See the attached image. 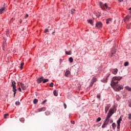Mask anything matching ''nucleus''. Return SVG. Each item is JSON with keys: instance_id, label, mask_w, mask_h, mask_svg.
Segmentation results:
<instances>
[{"instance_id": "obj_15", "label": "nucleus", "mask_w": 131, "mask_h": 131, "mask_svg": "<svg viewBox=\"0 0 131 131\" xmlns=\"http://www.w3.org/2000/svg\"><path fill=\"white\" fill-rule=\"evenodd\" d=\"M70 75V71L69 70L67 71L65 73V76L67 77H68V76Z\"/></svg>"}, {"instance_id": "obj_41", "label": "nucleus", "mask_w": 131, "mask_h": 131, "mask_svg": "<svg viewBox=\"0 0 131 131\" xmlns=\"http://www.w3.org/2000/svg\"><path fill=\"white\" fill-rule=\"evenodd\" d=\"M45 33H47V32H49V29H46L45 31H44Z\"/></svg>"}, {"instance_id": "obj_47", "label": "nucleus", "mask_w": 131, "mask_h": 131, "mask_svg": "<svg viewBox=\"0 0 131 131\" xmlns=\"http://www.w3.org/2000/svg\"><path fill=\"white\" fill-rule=\"evenodd\" d=\"M47 102V100H45L42 102V104H45V103Z\"/></svg>"}, {"instance_id": "obj_12", "label": "nucleus", "mask_w": 131, "mask_h": 131, "mask_svg": "<svg viewBox=\"0 0 131 131\" xmlns=\"http://www.w3.org/2000/svg\"><path fill=\"white\" fill-rule=\"evenodd\" d=\"M110 117L109 116H107L105 120V122H106L107 124L109 123V121H110Z\"/></svg>"}, {"instance_id": "obj_13", "label": "nucleus", "mask_w": 131, "mask_h": 131, "mask_svg": "<svg viewBox=\"0 0 131 131\" xmlns=\"http://www.w3.org/2000/svg\"><path fill=\"white\" fill-rule=\"evenodd\" d=\"M130 19V16L129 15H127L125 16V17L124 18V21H128Z\"/></svg>"}, {"instance_id": "obj_28", "label": "nucleus", "mask_w": 131, "mask_h": 131, "mask_svg": "<svg viewBox=\"0 0 131 131\" xmlns=\"http://www.w3.org/2000/svg\"><path fill=\"white\" fill-rule=\"evenodd\" d=\"M112 127L114 128V129H115V128L116 127V125L115 124V123H113L112 124Z\"/></svg>"}, {"instance_id": "obj_36", "label": "nucleus", "mask_w": 131, "mask_h": 131, "mask_svg": "<svg viewBox=\"0 0 131 131\" xmlns=\"http://www.w3.org/2000/svg\"><path fill=\"white\" fill-rule=\"evenodd\" d=\"M97 98L100 100V99H101V95L98 94L97 95Z\"/></svg>"}, {"instance_id": "obj_23", "label": "nucleus", "mask_w": 131, "mask_h": 131, "mask_svg": "<svg viewBox=\"0 0 131 131\" xmlns=\"http://www.w3.org/2000/svg\"><path fill=\"white\" fill-rule=\"evenodd\" d=\"M53 94L54 95V96H55V97H57L58 96V93L57 92V91L54 90L53 91Z\"/></svg>"}, {"instance_id": "obj_24", "label": "nucleus", "mask_w": 131, "mask_h": 131, "mask_svg": "<svg viewBox=\"0 0 131 131\" xmlns=\"http://www.w3.org/2000/svg\"><path fill=\"white\" fill-rule=\"evenodd\" d=\"M112 20V18H108L107 19H106V24H109V22H110Z\"/></svg>"}, {"instance_id": "obj_48", "label": "nucleus", "mask_w": 131, "mask_h": 131, "mask_svg": "<svg viewBox=\"0 0 131 131\" xmlns=\"http://www.w3.org/2000/svg\"><path fill=\"white\" fill-rule=\"evenodd\" d=\"M28 16H29L28 14H26L25 18H28Z\"/></svg>"}, {"instance_id": "obj_3", "label": "nucleus", "mask_w": 131, "mask_h": 131, "mask_svg": "<svg viewBox=\"0 0 131 131\" xmlns=\"http://www.w3.org/2000/svg\"><path fill=\"white\" fill-rule=\"evenodd\" d=\"M11 83V86L12 88H13V90H14V91H16V90H17V86H16V83L15 82V81H12Z\"/></svg>"}, {"instance_id": "obj_38", "label": "nucleus", "mask_w": 131, "mask_h": 131, "mask_svg": "<svg viewBox=\"0 0 131 131\" xmlns=\"http://www.w3.org/2000/svg\"><path fill=\"white\" fill-rule=\"evenodd\" d=\"M20 121L23 122V121H24V120H25V119H24V118H21L20 119Z\"/></svg>"}, {"instance_id": "obj_26", "label": "nucleus", "mask_w": 131, "mask_h": 131, "mask_svg": "<svg viewBox=\"0 0 131 131\" xmlns=\"http://www.w3.org/2000/svg\"><path fill=\"white\" fill-rule=\"evenodd\" d=\"M12 91L14 92L13 97H15V96H16V94L17 93V89H15V90H13Z\"/></svg>"}, {"instance_id": "obj_22", "label": "nucleus", "mask_w": 131, "mask_h": 131, "mask_svg": "<svg viewBox=\"0 0 131 131\" xmlns=\"http://www.w3.org/2000/svg\"><path fill=\"white\" fill-rule=\"evenodd\" d=\"M48 81H49L48 79H43V81H42L43 83H46V82H48Z\"/></svg>"}, {"instance_id": "obj_32", "label": "nucleus", "mask_w": 131, "mask_h": 131, "mask_svg": "<svg viewBox=\"0 0 131 131\" xmlns=\"http://www.w3.org/2000/svg\"><path fill=\"white\" fill-rule=\"evenodd\" d=\"M128 106H129V107H131V99H129L128 100Z\"/></svg>"}, {"instance_id": "obj_45", "label": "nucleus", "mask_w": 131, "mask_h": 131, "mask_svg": "<svg viewBox=\"0 0 131 131\" xmlns=\"http://www.w3.org/2000/svg\"><path fill=\"white\" fill-rule=\"evenodd\" d=\"M108 76H110V74H109L108 75V76H107V77L106 78V79H105L106 81H107L108 80Z\"/></svg>"}, {"instance_id": "obj_35", "label": "nucleus", "mask_w": 131, "mask_h": 131, "mask_svg": "<svg viewBox=\"0 0 131 131\" xmlns=\"http://www.w3.org/2000/svg\"><path fill=\"white\" fill-rule=\"evenodd\" d=\"M49 86H50V88H53V86H54V83L51 82L49 85Z\"/></svg>"}, {"instance_id": "obj_51", "label": "nucleus", "mask_w": 131, "mask_h": 131, "mask_svg": "<svg viewBox=\"0 0 131 131\" xmlns=\"http://www.w3.org/2000/svg\"><path fill=\"white\" fill-rule=\"evenodd\" d=\"M9 31H8L7 32H6V35H8L9 34Z\"/></svg>"}, {"instance_id": "obj_31", "label": "nucleus", "mask_w": 131, "mask_h": 131, "mask_svg": "<svg viewBox=\"0 0 131 131\" xmlns=\"http://www.w3.org/2000/svg\"><path fill=\"white\" fill-rule=\"evenodd\" d=\"M38 102V100L36 99H34L33 100V103L34 104H36Z\"/></svg>"}, {"instance_id": "obj_50", "label": "nucleus", "mask_w": 131, "mask_h": 131, "mask_svg": "<svg viewBox=\"0 0 131 131\" xmlns=\"http://www.w3.org/2000/svg\"><path fill=\"white\" fill-rule=\"evenodd\" d=\"M118 1L119 2V3H121V2H123V0H118Z\"/></svg>"}, {"instance_id": "obj_7", "label": "nucleus", "mask_w": 131, "mask_h": 131, "mask_svg": "<svg viewBox=\"0 0 131 131\" xmlns=\"http://www.w3.org/2000/svg\"><path fill=\"white\" fill-rule=\"evenodd\" d=\"M19 84L20 85L21 88L22 90H23V91H25V90H26L27 87L26 84H24V83L21 82H19Z\"/></svg>"}, {"instance_id": "obj_6", "label": "nucleus", "mask_w": 131, "mask_h": 131, "mask_svg": "<svg viewBox=\"0 0 131 131\" xmlns=\"http://www.w3.org/2000/svg\"><path fill=\"white\" fill-rule=\"evenodd\" d=\"M116 53V49H114L111 52V54H110L111 57H113L114 56H115Z\"/></svg>"}, {"instance_id": "obj_43", "label": "nucleus", "mask_w": 131, "mask_h": 131, "mask_svg": "<svg viewBox=\"0 0 131 131\" xmlns=\"http://www.w3.org/2000/svg\"><path fill=\"white\" fill-rule=\"evenodd\" d=\"M63 107H64V109H66V108L67 107V105H66L65 103H64Z\"/></svg>"}, {"instance_id": "obj_9", "label": "nucleus", "mask_w": 131, "mask_h": 131, "mask_svg": "<svg viewBox=\"0 0 131 131\" xmlns=\"http://www.w3.org/2000/svg\"><path fill=\"white\" fill-rule=\"evenodd\" d=\"M43 77H41L40 78H39L37 80V83H40L41 81H43Z\"/></svg>"}, {"instance_id": "obj_14", "label": "nucleus", "mask_w": 131, "mask_h": 131, "mask_svg": "<svg viewBox=\"0 0 131 131\" xmlns=\"http://www.w3.org/2000/svg\"><path fill=\"white\" fill-rule=\"evenodd\" d=\"M6 9V7H4L0 9V14H3L4 13V11Z\"/></svg>"}, {"instance_id": "obj_4", "label": "nucleus", "mask_w": 131, "mask_h": 131, "mask_svg": "<svg viewBox=\"0 0 131 131\" xmlns=\"http://www.w3.org/2000/svg\"><path fill=\"white\" fill-rule=\"evenodd\" d=\"M114 113L115 112H114L113 110L110 109L108 113L107 114V116L111 117L112 115H113V114H114Z\"/></svg>"}, {"instance_id": "obj_52", "label": "nucleus", "mask_w": 131, "mask_h": 131, "mask_svg": "<svg viewBox=\"0 0 131 131\" xmlns=\"http://www.w3.org/2000/svg\"><path fill=\"white\" fill-rule=\"evenodd\" d=\"M11 20H15L13 18H11Z\"/></svg>"}, {"instance_id": "obj_25", "label": "nucleus", "mask_w": 131, "mask_h": 131, "mask_svg": "<svg viewBox=\"0 0 131 131\" xmlns=\"http://www.w3.org/2000/svg\"><path fill=\"white\" fill-rule=\"evenodd\" d=\"M12 91L14 92L13 97H15V96H16V94L17 93V89H15V90H13Z\"/></svg>"}, {"instance_id": "obj_18", "label": "nucleus", "mask_w": 131, "mask_h": 131, "mask_svg": "<svg viewBox=\"0 0 131 131\" xmlns=\"http://www.w3.org/2000/svg\"><path fill=\"white\" fill-rule=\"evenodd\" d=\"M99 5H100V8H101V9H102V10H104V4H103V3H102V2H100V3H99Z\"/></svg>"}, {"instance_id": "obj_44", "label": "nucleus", "mask_w": 131, "mask_h": 131, "mask_svg": "<svg viewBox=\"0 0 131 131\" xmlns=\"http://www.w3.org/2000/svg\"><path fill=\"white\" fill-rule=\"evenodd\" d=\"M108 122H110V123H112V122H113V120H112V119H110V121Z\"/></svg>"}, {"instance_id": "obj_10", "label": "nucleus", "mask_w": 131, "mask_h": 131, "mask_svg": "<svg viewBox=\"0 0 131 131\" xmlns=\"http://www.w3.org/2000/svg\"><path fill=\"white\" fill-rule=\"evenodd\" d=\"M112 72L113 74H117V72H118V69H113Z\"/></svg>"}, {"instance_id": "obj_5", "label": "nucleus", "mask_w": 131, "mask_h": 131, "mask_svg": "<svg viewBox=\"0 0 131 131\" xmlns=\"http://www.w3.org/2000/svg\"><path fill=\"white\" fill-rule=\"evenodd\" d=\"M102 25V23L99 21L96 24V27H97V28H101Z\"/></svg>"}, {"instance_id": "obj_39", "label": "nucleus", "mask_w": 131, "mask_h": 131, "mask_svg": "<svg viewBox=\"0 0 131 131\" xmlns=\"http://www.w3.org/2000/svg\"><path fill=\"white\" fill-rule=\"evenodd\" d=\"M15 104H16V105H20V102H19V101H16V102H15Z\"/></svg>"}, {"instance_id": "obj_53", "label": "nucleus", "mask_w": 131, "mask_h": 131, "mask_svg": "<svg viewBox=\"0 0 131 131\" xmlns=\"http://www.w3.org/2000/svg\"><path fill=\"white\" fill-rule=\"evenodd\" d=\"M129 10L130 11H131V7L129 9Z\"/></svg>"}, {"instance_id": "obj_30", "label": "nucleus", "mask_w": 131, "mask_h": 131, "mask_svg": "<svg viewBox=\"0 0 131 131\" xmlns=\"http://www.w3.org/2000/svg\"><path fill=\"white\" fill-rule=\"evenodd\" d=\"M75 12V9H72L71 10V13L72 15H73V14H74Z\"/></svg>"}, {"instance_id": "obj_21", "label": "nucleus", "mask_w": 131, "mask_h": 131, "mask_svg": "<svg viewBox=\"0 0 131 131\" xmlns=\"http://www.w3.org/2000/svg\"><path fill=\"white\" fill-rule=\"evenodd\" d=\"M88 21V23H90L91 25H94V23L93 22V20L89 19Z\"/></svg>"}, {"instance_id": "obj_40", "label": "nucleus", "mask_w": 131, "mask_h": 131, "mask_svg": "<svg viewBox=\"0 0 131 131\" xmlns=\"http://www.w3.org/2000/svg\"><path fill=\"white\" fill-rule=\"evenodd\" d=\"M7 116H9V114H4V118H7Z\"/></svg>"}, {"instance_id": "obj_27", "label": "nucleus", "mask_w": 131, "mask_h": 131, "mask_svg": "<svg viewBox=\"0 0 131 131\" xmlns=\"http://www.w3.org/2000/svg\"><path fill=\"white\" fill-rule=\"evenodd\" d=\"M66 54H67V55H71L72 52H71V51H66Z\"/></svg>"}, {"instance_id": "obj_11", "label": "nucleus", "mask_w": 131, "mask_h": 131, "mask_svg": "<svg viewBox=\"0 0 131 131\" xmlns=\"http://www.w3.org/2000/svg\"><path fill=\"white\" fill-rule=\"evenodd\" d=\"M38 112H41L42 111H46V107H43L38 109Z\"/></svg>"}, {"instance_id": "obj_19", "label": "nucleus", "mask_w": 131, "mask_h": 131, "mask_svg": "<svg viewBox=\"0 0 131 131\" xmlns=\"http://www.w3.org/2000/svg\"><path fill=\"white\" fill-rule=\"evenodd\" d=\"M91 81L92 82H93L94 83H95V82H96L97 81V78H95V77H93L92 80H91Z\"/></svg>"}, {"instance_id": "obj_16", "label": "nucleus", "mask_w": 131, "mask_h": 131, "mask_svg": "<svg viewBox=\"0 0 131 131\" xmlns=\"http://www.w3.org/2000/svg\"><path fill=\"white\" fill-rule=\"evenodd\" d=\"M107 125H108V123H106V122H104L102 126V128H105V127H106V126H107Z\"/></svg>"}, {"instance_id": "obj_2", "label": "nucleus", "mask_w": 131, "mask_h": 131, "mask_svg": "<svg viewBox=\"0 0 131 131\" xmlns=\"http://www.w3.org/2000/svg\"><path fill=\"white\" fill-rule=\"evenodd\" d=\"M121 121H122V119L121 117H120L117 121V130L119 131L120 130V123H121Z\"/></svg>"}, {"instance_id": "obj_20", "label": "nucleus", "mask_w": 131, "mask_h": 131, "mask_svg": "<svg viewBox=\"0 0 131 131\" xmlns=\"http://www.w3.org/2000/svg\"><path fill=\"white\" fill-rule=\"evenodd\" d=\"M110 110H113V111L114 112H116V106H115V105L113 107V108H110Z\"/></svg>"}, {"instance_id": "obj_29", "label": "nucleus", "mask_w": 131, "mask_h": 131, "mask_svg": "<svg viewBox=\"0 0 131 131\" xmlns=\"http://www.w3.org/2000/svg\"><path fill=\"white\" fill-rule=\"evenodd\" d=\"M69 60L70 63H72L73 62V58H72V57H70L69 58Z\"/></svg>"}, {"instance_id": "obj_46", "label": "nucleus", "mask_w": 131, "mask_h": 131, "mask_svg": "<svg viewBox=\"0 0 131 131\" xmlns=\"http://www.w3.org/2000/svg\"><path fill=\"white\" fill-rule=\"evenodd\" d=\"M128 115V119H131V114H129Z\"/></svg>"}, {"instance_id": "obj_8", "label": "nucleus", "mask_w": 131, "mask_h": 131, "mask_svg": "<svg viewBox=\"0 0 131 131\" xmlns=\"http://www.w3.org/2000/svg\"><path fill=\"white\" fill-rule=\"evenodd\" d=\"M105 8H106V10H111V8L108 7V5L107 4V3H105L104 4H103V10H105Z\"/></svg>"}, {"instance_id": "obj_33", "label": "nucleus", "mask_w": 131, "mask_h": 131, "mask_svg": "<svg viewBox=\"0 0 131 131\" xmlns=\"http://www.w3.org/2000/svg\"><path fill=\"white\" fill-rule=\"evenodd\" d=\"M128 64H129L128 62L126 61L124 63V66L125 67L128 66Z\"/></svg>"}, {"instance_id": "obj_37", "label": "nucleus", "mask_w": 131, "mask_h": 131, "mask_svg": "<svg viewBox=\"0 0 131 131\" xmlns=\"http://www.w3.org/2000/svg\"><path fill=\"white\" fill-rule=\"evenodd\" d=\"M101 118L100 117H98L97 119V122H99V121H101Z\"/></svg>"}, {"instance_id": "obj_34", "label": "nucleus", "mask_w": 131, "mask_h": 131, "mask_svg": "<svg viewBox=\"0 0 131 131\" xmlns=\"http://www.w3.org/2000/svg\"><path fill=\"white\" fill-rule=\"evenodd\" d=\"M23 66H24V62H22L20 64V68H21V69H23Z\"/></svg>"}, {"instance_id": "obj_1", "label": "nucleus", "mask_w": 131, "mask_h": 131, "mask_svg": "<svg viewBox=\"0 0 131 131\" xmlns=\"http://www.w3.org/2000/svg\"><path fill=\"white\" fill-rule=\"evenodd\" d=\"M120 79H122V77L115 76L112 79L111 85L116 92H119V91L123 89V86H122V85L117 84Z\"/></svg>"}, {"instance_id": "obj_49", "label": "nucleus", "mask_w": 131, "mask_h": 131, "mask_svg": "<svg viewBox=\"0 0 131 131\" xmlns=\"http://www.w3.org/2000/svg\"><path fill=\"white\" fill-rule=\"evenodd\" d=\"M18 90L19 91V92H21V88H19Z\"/></svg>"}, {"instance_id": "obj_17", "label": "nucleus", "mask_w": 131, "mask_h": 131, "mask_svg": "<svg viewBox=\"0 0 131 131\" xmlns=\"http://www.w3.org/2000/svg\"><path fill=\"white\" fill-rule=\"evenodd\" d=\"M110 108V106H106L105 107V113H107L108 112V110H109V108Z\"/></svg>"}, {"instance_id": "obj_42", "label": "nucleus", "mask_w": 131, "mask_h": 131, "mask_svg": "<svg viewBox=\"0 0 131 131\" xmlns=\"http://www.w3.org/2000/svg\"><path fill=\"white\" fill-rule=\"evenodd\" d=\"M94 84V83L91 81V82L90 83V86H93V85Z\"/></svg>"}]
</instances>
